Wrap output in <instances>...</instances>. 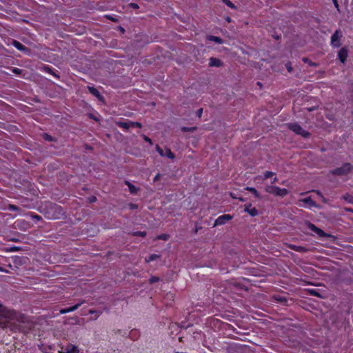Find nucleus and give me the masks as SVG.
<instances>
[{
    "label": "nucleus",
    "mask_w": 353,
    "mask_h": 353,
    "mask_svg": "<svg viewBox=\"0 0 353 353\" xmlns=\"http://www.w3.org/2000/svg\"><path fill=\"white\" fill-rule=\"evenodd\" d=\"M265 190L269 194L281 197H283L288 194V190L287 189L280 188L279 187L274 185H266Z\"/></svg>",
    "instance_id": "1"
},
{
    "label": "nucleus",
    "mask_w": 353,
    "mask_h": 353,
    "mask_svg": "<svg viewBox=\"0 0 353 353\" xmlns=\"http://www.w3.org/2000/svg\"><path fill=\"white\" fill-rule=\"evenodd\" d=\"M50 207L51 212H49L47 215L48 219H58L64 214L63 210L61 206L55 204H51Z\"/></svg>",
    "instance_id": "2"
},
{
    "label": "nucleus",
    "mask_w": 353,
    "mask_h": 353,
    "mask_svg": "<svg viewBox=\"0 0 353 353\" xmlns=\"http://www.w3.org/2000/svg\"><path fill=\"white\" fill-rule=\"evenodd\" d=\"M288 128L290 129L292 131H293L294 132L299 135L302 136L303 137L306 138L310 135L308 132L305 131L301 126H300L297 123H288Z\"/></svg>",
    "instance_id": "3"
},
{
    "label": "nucleus",
    "mask_w": 353,
    "mask_h": 353,
    "mask_svg": "<svg viewBox=\"0 0 353 353\" xmlns=\"http://www.w3.org/2000/svg\"><path fill=\"white\" fill-rule=\"evenodd\" d=\"M352 168L353 167L350 163H345L341 167L333 170L332 173L336 175H345L349 173Z\"/></svg>",
    "instance_id": "4"
},
{
    "label": "nucleus",
    "mask_w": 353,
    "mask_h": 353,
    "mask_svg": "<svg viewBox=\"0 0 353 353\" xmlns=\"http://www.w3.org/2000/svg\"><path fill=\"white\" fill-rule=\"evenodd\" d=\"M342 37L341 32L340 30H336L335 32L331 37V45L334 48H338L341 45V38Z\"/></svg>",
    "instance_id": "5"
},
{
    "label": "nucleus",
    "mask_w": 353,
    "mask_h": 353,
    "mask_svg": "<svg viewBox=\"0 0 353 353\" xmlns=\"http://www.w3.org/2000/svg\"><path fill=\"white\" fill-rule=\"evenodd\" d=\"M60 353H79V350L77 346L69 343L65 346L61 347Z\"/></svg>",
    "instance_id": "6"
},
{
    "label": "nucleus",
    "mask_w": 353,
    "mask_h": 353,
    "mask_svg": "<svg viewBox=\"0 0 353 353\" xmlns=\"http://www.w3.org/2000/svg\"><path fill=\"white\" fill-rule=\"evenodd\" d=\"M156 150L161 157H166L171 159H173L175 157L174 154L169 148H165L163 150L158 145H157Z\"/></svg>",
    "instance_id": "7"
},
{
    "label": "nucleus",
    "mask_w": 353,
    "mask_h": 353,
    "mask_svg": "<svg viewBox=\"0 0 353 353\" xmlns=\"http://www.w3.org/2000/svg\"><path fill=\"white\" fill-rule=\"evenodd\" d=\"M232 216L230 214H223L219 216L214 222V227L224 225L227 221L231 220Z\"/></svg>",
    "instance_id": "8"
},
{
    "label": "nucleus",
    "mask_w": 353,
    "mask_h": 353,
    "mask_svg": "<svg viewBox=\"0 0 353 353\" xmlns=\"http://www.w3.org/2000/svg\"><path fill=\"white\" fill-rule=\"evenodd\" d=\"M307 227L310 230L315 232L319 236H320V237L327 236V234L321 229L317 228L314 224L308 223Z\"/></svg>",
    "instance_id": "9"
},
{
    "label": "nucleus",
    "mask_w": 353,
    "mask_h": 353,
    "mask_svg": "<svg viewBox=\"0 0 353 353\" xmlns=\"http://www.w3.org/2000/svg\"><path fill=\"white\" fill-rule=\"evenodd\" d=\"M347 50L346 48H342L338 53V57L339 60L344 63L345 62V60L347 57Z\"/></svg>",
    "instance_id": "10"
},
{
    "label": "nucleus",
    "mask_w": 353,
    "mask_h": 353,
    "mask_svg": "<svg viewBox=\"0 0 353 353\" xmlns=\"http://www.w3.org/2000/svg\"><path fill=\"white\" fill-rule=\"evenodd\" d=\"M244 210L252 216H255L258 214V210L255 208H252L251 204L245 205Z\"/></svg>",
    "instance_id": "11"
},
{
    "label": "nucleus",
    "mask_w": 353,
    "mask_h": 353,
    "mask_svg": "<svg viewBox=\"0 0 353 353\" xmlns=\"http://www.w3.org/2000/svg\"><path fill=\"white\" fill-rule=\"evenodd\" d=\"M12 44L19 50L21 51V52H24L26 53H28L29 52V50L26 47L24 46L23 44H21L20 42L16 41V40H13L12 42Z\"/></svg>",
    "instance_id": "12"
},
{
    "label": "nucleus",
    "mask_w": 353,
    "mask_h": 353,
    "mask_svg": "<svg viewBox=\"0 0 353 353\" xmlns=\"http://www.w3.org/2000/svg\"><path fill=\"white\" fill-rule=\"evenodd\" d=\"M83 301L80 302V303L74 305L72 307H68V308L62 309V310H60V313L61 314H66V313H68V312H71L75 311L76 310H77L83 304Z\"/></svg>",
    "instance_id": "13"
},
{
    "label": "nucleus",
    "mask_w": 353,
    "mask_h": 353,
    "mask_svg": "<svg viewBox=\"0 0 353 353\" xmlns=\"http://www.w3.org/2000/svg\"><path fill=\"white\" fill-rule=\"evenodd\" d=\"M299 201L304 203L305 205H308L309 207L319 208V206L310 197H307V198L303 199L300 200Z\"/></svg>",
    "instance_id": "14"
},
{
    "label": "nucleus",
    "mask_w": 353,
    "mask_h": 353,
    "mask_svg": "<svg viewBox=\"0 0 353 353\" xmlns=\"http://www.w3.org/2000/svg\"><path fill=\"white\" fill-rule=\"evenodd\" d=\"M274 176H275V173L274 172H271V171H266L264 173L263 176H261L259 175V176H256L254 178V179L255 180H265V179H269V178H272Z\"/></svg>",
    "instance_id": "15"
},
{
    "label": "nucleus",
    "mask_w": 353,
    "mask_h": 353,
    "mask_svg": "<svg viewBox=\"0 0 353 353\" xmlns=\"http://www.w3.org/2000/svg\"><path fill=\"white\" fill-rule=\"evenodd\" d=\"M209 65L210 67H220L222 65V62L219 59L211 57L209 60Z\"/></svg>",
    "instance_id": "16"
},
{
    "label": "nucleus",
    "mask_w": 353,
    "mask_h": 353,
    "mask_svg": "<svg viewBox=\"0 0 353 353\" xmlns=\"http://www.w3.org/2000/svg\"><path fill=\"white\" fill-rule=\"evenodd\" d=\"M125 183L128 185L129 191L130 192L131 194H136L138 192L139 188H137L133 184H132L128 181H125Z\"/></svg>",
    "instance_id": "17"
},
{
    "label": "nucleus",
    "mask_w": 353,
    "mask_h": 353,
    "mask_svg": "<svg viewBox=\"0 0 353 353\" xmlns=\"http://www.w3.org/2000/svg\"><path fill=\"white\" fill-rule=\"evenodd\" d=\"M290 248L292 250L299 252H305L307 251V249L305 247L300 246V245H290L289 246Z\"/></svg>",
    "instance_id": "18"
},
{
    "label": "nucleus",
    "mask_w": 353,
    "mask_h": 353,
    "mask_svg": "<svg viewBox=\"0 0 353 353\" xmlns=\"http://www.w3.org/2000/svg\"><path fill=\"white\" fill-rule=\"evenodd\" d=\"M207 39L208 41H214V42H215L216 43H219V44H222L223 43V41L222 39H221L219 37H216V36H212V35L208 36L207 37Z\"/></svg>",
    "instance_id": "19"
},
{
    "label": "nucleus",
    "mask_w": 353,
    "mask_h": 353,
    "mask_svg": "<svg viewBox=\"0 0 353 353\" xmlns=\"http://www.w3.org/2000/svg\"><path fill=\"white\" fill-rule=\"evenodd\" d=\"M88 88L90 92L92 95H94V97H96L97 98H98L99 99L101 98V95L97 89H96L94 87H90V86H88Z\"/></svg>",
    "instance_id": "20"
},
{
    "label": "nucleus",
    "mask_w": 353,
    "mask_h": 353,
    "mask_svg": "<svg viewBox=\"0 0 353 353\" xmlns=\"http://www.w3.org/2000/svg\"><path fill=\"white\" fill-rule=\"evenodd\" d=\"M116 124L121 128H123L125 130H128L130 128H131V125H130V121H128V122H123V121H117L116 123Z\"/></svg>",
    "instance_id": "21"
},
{
    "label": "nucleus",
    "mask_w": 353,
    "mask_h": 353,
    "mask_svg": "<svg viewBox=\"0 0 353 353\" xmlns=\"http://www.w3.org/2000/svg\"><path fill=\"white\" fill-rule=\"evenodd\" d=\"M245 190L252 192L256 198H258V199L261 198L259 193L254 188L246 187Z\"/></svg>",
    "instance_id": "22"
},
{
    "label": "nucleus",
    "mask_w": 353,
    "mask_h": 353,
    "mask_svg": "<svg viewBox=\"0 0 353 353\" xmlns=\"http://www.w3.org/2000/svg\"><path fill=\"white\" fill-rule=\"evenodd\" d=\"M341 199H343V200H345L346 202H347L349 203L353 204V196H352L349 194H346L342 196Z\"/></svg>",
    "instance_id": "23"
},
{
    "label": "nucleus",
    "mask_w": 353,
    "mask_h": 353,
    "mask_svg": "<svg viewBox=\"0 0 353 353\" xmlns=\"http://www.w3.org/2000/svg\"><path fill=\"white\" fill-rule=\"evenodd\" d=\"M158 258H159V255L156 254H151L150 256L146 257L145 259V261L146 263H150V262H151L152 261L156 260Z\"/></svg>",
    "instance_id": "24"
},
{
    "label": "nucleus",
    "mask_w": 353,
    "mask_h": 353,
    "mask_svg": "<svg viewBox=\"0 0 353 353\" xmlns=\"http://www.w3.org/2000/svg\"><path fill=\"white\" fill-rule=\"evenodd\" d=\"M223 2L228 7L232 9H236V6L232 3V2L230 0H223Z\"/></svg>",
    "instance_id": "25"
},
{
    "label": "nucleus",
    "mask_w": 353,
    "mask_h": 353,
    "mask_svg": "<svg viewBox=\"0 0 353 353\" xmlns=\"http://www.w3.org/2000/svg\"><path fill=\"white\" fill-rule=\"evenodd\" d=\"M314 192L316 193V194L321 198L323 202L327 203V200L324 197V196L322 194V193L319 190H314Z\"/></svg>",
    "instance_id": "26"
},
{
    "label": "nucleus",
    "mask_w": 353,
    "mask_h": 353,
    "mask_svg": "<svg viewBox=\"0 0 353 353\" xmlns=\"http://www.w3.org/2000/svg\"><path fill=\"white\" fill-rule=\"evenodd\" d=\"M130 125H131V128H134V127H137L139 128H142V124L139 122L130 121Z\"/></svg>",
    "instance_id": "27"
},
{
    "label": "nucleus",
    "mask_w": 353,
    "mask_h": 353,
    "mask_svg": "<svg viewBox=\"0 0 353 353\" xmlns=\"http://www.w3.org/2000/svg\"><path fill=\"white\" fill-rule=\"evenodd\" d=\"M8 209L11 211H21L19 208H18L17 206L14 205H8Z\"/></svg>",
    "instance_id": "28"
},
{
    "label": "nucleus",
    "mask_w": 353,
    "mask_h": 353,
    "mask_svg": "<svg viewBox=\"0 0 353 353\" xmlns=\"http://www.w3.org/2000/svg\"><path fill=\"white\" fill-rule=\"evenodd\" d=\"M89 313L92 314H96L94 319H97L100 316V314H101L100 312H98V311H96V310H89Z\"/></svg>",
    "instance_id": "29"
},
{
    "label": "nucleus",
    "mask_w": 353,
    "mask_h": 353,
    "mask_svg": "<svg viewBox=\"0 0 353 353\" xmlns=\"http://www.w3.org/2000/svg\"><path fill=\"white\" fill-rule=\"evenodd\" d=\"M134 236H140L144 237L146 235L145 232H136L133 234Z\"/></svg>",
    "instance_id": "30"
},
{
    "label": "nucleus",
    "mask_w": 353,
    "mask_h": 353,
    "mask_svg": "<svg viewBox=\"0 0 353 353\" xmlns=\"http://www.w3.org/2000/svg\"><path fill=\"white\" fill-rule=\"evenodd\" d=\"M159 277H157V276H152L150 279V283H153L154 282H157L159 281Z\"/></svg>",
    "instance_id": "31"
},
{
    "label": "nucleus",
    "mask_w": 353,
    "mask_h": 353,
    "mask_svg": "<svg viewBox=\"0 0 353 353\" xmlns=\"http://www.w3.org/2000/svg\"><path fill=\"white\" fill-rule=\"evenodd\" d=\"M143 139H144L146 142H148V143L149 144H150V145H152V141L151 139H150L148 137H147V136H145V135H143Z\"/></svg>",
    "instance_id": "32"
},
{
    "label": "nucleus",
    "mask_w": 353,
    "mask_h": 353,
    "mask_svg": "<svg viewBox=\"0 0 353 353\" xmlns=\"http://www.w3.org/2000/svg\"><path fill=\"white\" fill-rule=\"evenodd\" d=\"M158 239L163 240H168V234H162L158 236Z\"/></svg>",
    "instance_id": "33"
},
{
    "label": "nucleus",
    "mask_w": 353,
    "mask_h": 353,
    "mask_svg": "<svg viewBox=\"0 0 353 353\" xmlns=\"http://www.w3.org/2000/svg\"><path fill=\"white\" fill-rule=\"evenodd\" d=\"M194 130V128H186V127H183L182 128V130L184 131V132H187V131H193Z\"/></svg>",
    "instance_id": "34"
},
{
    "label": "nucleus",
    "mask_w": 353,
    "mask_h": 353,
    "mask_svg": "<svg viewBox=\"0 0 353 353\" xmlns=\"http://www.w3.org/2000/svg\"><path fill=\"white\" fill-rule=\"evenodd\" d=\"M43 138L47 140V141H52V137L51 136L47 134H43Z\"/></svg>",
    "instance_id": "35"
},
{
    "label": "nucleus",
    "mask_w": 353,
    "mask_h": 353,
    "mask_svg": "<svg viewBox=\"0 0 353 353\" xmlns=\"http://www.w3.org/2000/svg\"><path fill=\"white\" fill-rule=\"evenodd\" d=\"M272 181H271V183H272V184L275 183L277 181V180H278V179H277V177L276 176V175H275V176H273V177H272Z\"/></svg>",
    "instance_id": "36"
},
{
    "label": "nucleus",
    "mask_w": 353,
    "mask_h": 353,
    "mask_svg": "<svg viewBox=\"0 0 353 353\" xmlns=\"http://www.w3.org/2000/svg\"><path fill=\"white\" fill-rule=\"evenodd\" d=\"M161 177V174H157L154 177V179L153 181H158Z\"/></svg>",
    "instance_id": "37"
},
{
    "label": "nucleus",
    "mask_w": 353,
    "mask_h": 353,
    "mask_svg": "<svg viewBox=\"0 0 353 353\" xmlns=\"http://www.w3.org/2000/svg\"><path fill=\"white\" fill-rule=\"evenodd\" d=\"M0 272H5V273H8L9 272L8 270H5L4 268H3L1 266H0Z\"/></svg>",
    "instance_id": "38"
},
{
    "label": "nucleus",
    "mask_w": 353,
    "mask_h": 353,
    "mask_svg": "<svg viewBox=\"0 0 353 353\" xmlns=\"http://www.w3.org/2000/svg\"><path fill=\"white\" fill-rule=\"evenodd\" d=\"M286 66H287L288 70L290 72L292 71V70L291 65L289 63H288L286 65Z\"/></svg>",
    "instance_id": "39"
},
{
    "label": "nucleus",
    "mask_w": 353,
    "mask_h": 353,
    "mask_svg": "<svg viewBox=\"0 0 353 353\" xmlns=\"http://www.w3.org/2000/svg\"><path fill=\"white\" fill-rule=\"evenodd\" d=\"M333 2H334V4L335 6V7L339 9V4H338V2H337V0H333Z\"/></svg>",
    "instance_id": "40"
},
{
    "label": "nucleus",
    "mask_w": 353,
    "mask_h": 353,
    "mask_svg": "<svg viewBox=\"0 0 353 353\" xmlns=\"http://www.w3.org/2000/svg\"><path fill=\"white\" fill-rule=\"evenodd\" d=\"M130 207L131 209H136V208H137V205H135V204H132V203L130 205Z\"/></svg>",
    "instance_id": "41"
},
{
    "label": "nucleus",
    "mask_w": 353,
    "mask_h": 353,
    "mask_svg": "<svg viewBox=\"0 0 353 353\" xmlns=\"http://www.w3.org/2000/svg\"><path fill=\"white\" fill-rule=\"evenodd\" d=\"M202 112H203V109H201H201H199V110H198V112H197V113H198V116H199V117L201 116V114H202Z\"/></svg>",
    "instance_id": "42"
},
{
    "label": "nucleus",
    "mask_w": 353,
    "mask_h": 353,
    "mask_svg": "<svg viewBox=\"0 0 353 353\" xmlns=\"http://www.w3.org/2000/svg\"><path fill=\"white\" fill-rule=\"evenodd\" d=\"M345 210L347 212H350L353 213V209H352V208H345Z\"/></svg>",
    "instance_id": "43"
},
{
    "label": "nucleus",
    "mask_w": 353,
    "mask_h": 353,
    "mask_svg": "<svg viewBox=\"0 0 353 353\" xmlns=\"http://www.w3.org/2000/svg\"><path fill=\"white\" fill-rule=\"evenodd\" d=\"M13 72H15V73H19L20 72V69L19 68H14L13 70Z\"/></svg>",
    "instance_id": "44"
},
{
    "label": "nucleus",
    "mask_w": 353,
    "mask_h": 353,
    "mask_svg": "<svg viewBox=\"0 0 353 353\" xmlns=\"http://www.w3.org/2000/svg\"><path fill=\"white\" fill-rule=\"evenodd\" d=\"M131 6H132V8H138V6H137L136 3H132V4H131Z\"/></svg>",
    "instance_id": "45"
},
{
    "label": "nucleus",
    "mask_w": 353,
    "mask_h": 353,
    "mask_svg": "<svg viewBox=\"0 0 353 353\" xmlns=\"http://www.w3.org/2000/svg\"><path fill=\"white\" fill-rule=\"evenodd\" d=\"M309 64H310V65H313V66H316V63H312V62H310V63H309Z\"/></svg>",
    "instance_id": "46"
},
{
    "label": "nucleus",
    "mask_w": 353,
    "mask_h": 353,
    "mask_svg": "<svg viewBox=\"0 0 353 353\" xmlns=\"http://www.w3.org/2000/svg\"><path fill=\"white\" fill-rule=\"evenodd\" d=\"M34 218H35L36 219H40V216L38 215H35Z\"/></svg>",
    "instance_id": "47"
},
{
    "label": "nucleus",
    "mask_w": 353,
    "mask_h": 353,
    "mask_svg": "<svg viewBox=\"0 0 353 353\" xmlns=\"http://www.w3.org/2000/svg\"><path fill=\"white\" fill-rule=\"evenodd\" d=\"M92 202H94L96 201V198L95 197H93L92 199H91L90 200Z\"/></svg>",
    "instance_id": "48"
},
{
    "label": "nucleus",
    "mask_w": 353,
    "mask_h": 353,
    "mask_svg": "<svg viewBox=\"0 0 353 353\" xmlns=\"http://www.w3.org/2000/svg\"><path fill=\"white\" fill-rule=\"evenodd\" d=\"M303 61H305V62H307V58H303Z\"/></svg>",
    "instance_id": "49"
}]
</instances>
